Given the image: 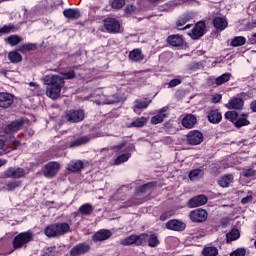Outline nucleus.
Wrapping results in <instances>:
<instances>
[{
	"instance_id": "nucleus-1",
	"label": "nucleus",
	"mask_w": 256,
	"mask_h": 256,
	"mask_svg": "<svg viewBox=\"0 0 256 256\" xmlns=\"http://www.w3.org/2000/svg\"><path fill=\"white\" fill-rule=\"evenodd\" d=\"M61 75H47L43 78L44 85H46V95L53 101L61 97V90L65 87V79H75L73 70L64 72Z\"/></svg>"
},
{
	"instance_id": "nucleus-2",
	"label": "nucleus",
	"mask_w": 256,
	"mask_h": 256,
	"mask_svg": "<svg viewBox=\"0 0 256 256\" xmlns=\"http://www.w3.org/2000/svg\"><path fill=\"white\" fill-rule=\"evenodd\" d=\"M70 232L71 226L66 222L49 225L44 230L46 237H61Z\"/></svg>"
},
{
	"instance_id": "nucleus-3",
	"label": "nucleus",
	"mask_w": 256,
	"mask_h": 256,
	"mask_svg": "<svg viewBox=\"0 0 256 256\" xmlns=\"http://www.w3.org/2000/svg\"><path fill=\"white\" fill-rule=\"evenodd\" d=\"M59 171H61V164H59V162L52 161L45 164L43 175L46 179H53V177H57Z\"/></svg>"
},
{
	"instance_id": "nucleus-4",
	"label": "nucleus",
	"mask_w": 256,
	"mask_h": 256,
	"mask_svg": "<svg viewBox=\"0 0 256 256\" xmlns=\"http://www.w3.org/2000/svg\"><path fill=\"white\" fill-rule=\"evenodd\" d=\"M33 239V234L31 232H22L18 234L13 240V248L21 249L24 245H27Z\"/></svg>"
},
{
	"instance_id": "nucleus-5",
	"label": "nucleus",
	"mask_w": 256,
	"mask_h": 256,
	"mask_svg": "<svg viewBox=\"0 0 256 256\" xmlns=\"http://www.w3.org/2000/svg\"><path fill=\"white\" fill-rule=\"evenodd\" d=\"M155 187V183H146L145 185H142L137 191H136V199H138L137 203H143L145 201L146 197L150 195L151 191H153V188Z\"/></svg>"
},
{
	"instance_id": "nucleus-6",
	"label": "nucleus",
	"mask_w": 256,
	"mask_h": 256,
	"mask_svg": "<svg viewBox=\"0 0 256 256\" xmlns=\"http://www.w3.org/2000/svg\"><path fill=\"white\" fill-rule=\"evenodd\" d=\"M65 119L69 123H81L85 119V112L83 110H70L66 112Z\"/></svg>"
},
{
	"instance_id": "nucleus-7",
	"label": "nucleus",
	"mask_w": 256,
	"mask_h": 256,
	"mask_svg": "<svg viewBox=\"0 0 256 256\" xmlns=\"http://www.w3.org/2000/svg\"><path fill=\"white\" fill-rule=\"evenodd\" d=\"M27 173L25 172V169L18 167H10L4 172V178L5 179H21L25 177Z\"/></svg>"
},
{
	"instance_id": "nucleus-8",
	"label": "nucleus",
	"mask_w": 256,
	"mask_h": 256,
	"mask_svg": "<svg viewBox=\"0 0 256 256\" xmlns=\"http://www.w3.org/2000/svg\"><path fill=\"white\" fill-rule=\"evenodd\" d=\"M104 29L108 33H119L121 31V23L115 18H106L103 21Z\"/></svg>"
},
{
	"instance_id": "nucleus-9",
	"label": "nucleus",
	"mask_w": 256,
	"mask_h": 256,
	"mask_svg": "<svg viewBox=\"0 0 256 256\" xmlns=\"http://www.w3.org/2000/svg\"><path fill=\"white\" fill-rule=\"evenodd\" d=\"M96 97L98 99L93 100L96 105H114V103H119V97L115 95L105 96L104 94H97Z\"/></svg>"
},
{
	"instance_id": "nucleus-10",
	"label": "nucleus",
	"mask_w": 256,
	"mask_h": 256,
	"mask_svg": "<svg viewBox=\"0 0 256 256\" xmlns=\"http://www.w3.org/2000/svg\"><path fill=\"white\" fill-rule=\"evenodd\" d=\"M206 32V22H203V20H200V22H197L195 24L194 28H192L190 32L191 39H200V37H203Z\"/></svg>"
},
{
	"instance_id": "nucleus-11",
	"label": "nucleus",
	"mask_w": 256,
	"mask_h": 256,
	"mask_svg": "<svg viewBox=\"0 0 256 256\" xmlns=\"http://www.w3.org/2000/svg\"><path fill=\"white\" fill-rule=\"evenodd\" d=\"M189 217L195 223H202L208 219V213L206 209H194V211L190 212Z\"/></svg>"
},
{
	"instance_id": "nucleus-12",
	"label": "nucleus",
	"mask_w": 256,
	"mask_h": 256,
	"mask_svg": "<svg viewBox=\"0 0 256 256\" xmlns=\"http://www.w3.org/2000/svg\"><path fill=\"white\" fill-rule=\"evenodd\" d=\"M204 141V135L200 131H190L187 135L189 145H200Z\"/></svg>"
},
{
	"instance_id": "nucleus-13",
	"label": "nucleus",
	"mask_w": 256,
	"mask_h": 256,
	"mask_svg": "<svg viewBox=\"0 0 256 256\" xmlns=\"http://www.w3.org/2000/svg\"><path fill=\"white\" fill-rule=\"evenodd\" d=\"M151 101L149 99H136L133 105V111L136 115H141L142 111L148 109Z\"/></svg>"
},
{
	"instance_id": "nucleus-14",
	"label": "nucleus",
	"mask_w": 256,
	"mask_h": 256,
	"mask_svg": "<svg viewBox=\"0 0 256 256\" xmlns=\"http://www.w3.org/2000/svg\"><path fill=\"white\" fill-rule=\"evenodd\" d=\"M167 117H169V108L163 107L156 115H154V117H152L151 123L152 125H159V123H163Z\"/></svg>"
},
{
	"instance_id": "nucleus-15",
	"label": "nucleus",
	"mask_w": 256,
	"mask_h": 256,
	"mask_svg": "<svg viewBox=\"0 0 256 256\" xmlns=\"http://www.w3.org/2000/svg\"><path fill=\"white\" fill-rule=\"evenodd\" d=\"M167 43L171 45V47H183L185 40L182 34H170L167 36Z\"/></svg>"
},
{
	"instance_id": "nucleus-16",
	"label": "nucleus",
	"mask_w": 256,
	"mask_h": 256,
	"mask_svg": "<svg viewBox=\"0 0 256 256\" xmlns=\"http://www.w3.org/2000/svg\"><path fill=\"white\" fill-rule=\"evenodd\" d=\"M89 249H91V247L88 244L81 243V244H78V245L74 246L70 250V255L71 256L85 255V253H88Z\"/></svg>"
},
{
	"instance_id": "nucleus-17",
	"label": "nucleus",
	"mask_w": 256,
	"mask_h": 256,
	"mask_svg": "<svg viewBox=\"0 0 256 256\" xmlns=\"http://www.w3.org/2000/svg\"><path fill=\"white\" fill-rule=\"evenodd\" d=\"M166 228L172 231H184V229H186V223L178 219H171L166 223Z\"/></svg>"
},
{
	"instance_id": "nucleus-18",
	"label": "nucleus",
	"mask_w": 256,
	"mask_h": 256,
	"mask_svg": "<svg viewBox=\"0 0 256 256\" xmlns=\"http://www.w3.org/2000/svg\"><path fill=\"white\" fill-rule=\"evenodd\" d=\"M22 127L23 119L13 121L5 127V133H7L8 135H11V133H17V131H21Z\"/></svg>"
},
{
	"instance_id": "nucleus-19",
	"label": "nucleus",
	"mask_w": 256,
	"mask_h": 256,
	"mask_svg": "<svg viewBox=\"0 0 256 256\" xmlns=\"http://www.w3.org/2000/svg\"><path fill=\"white\" fill-rule=\"evenodd\" d=\"M11 105H13V95L4 92L0 93V107L8 109Z\"/></svg>"
},
{
	"instance_id": "nucleus-20",
	"label": "nucleus",
	"mask_w": 256,
	"mask_h": 256,
	"mask_svg": "<svg viewBox=\"0 0 256 256\" xmlns=\"http://www.w3.org/2000/svg\"><path fill=\"white\" fill-rule=\"evenodd\" d=\"M207 201L208 197L206 195H197L189 200L188 205L189 207H201L202 205H206Z\"/></svg>"
},
{
	"instance_id": "nucleus-21",
	"label": "nucleus",
	"mask_w": 256,
	"mask_h": 256,
	"mask_svg": "<svg viewBox=\"0 0 256 256\" xmlns=\"http://www.w3.org/2000/svg\"><path fill=\"white\" fill-rule=\"evenodd\" d=\"M111 235H113V233H111L110 230L102 229L92 236V240L96 243L99 241H107V239H109Z\"/></svg>"
},
{
	"instance_id": "nucleus-22",
	"label": "nucleus",
	"mask_w": 256,
	"mask_h": 256,
	"mask_svg": "<svg viewBox=\"0 0 256 256\" xmlns=\"http://www.w3.org/2000/svg\"><path fill=\"white\" fill-rule=\"evenodd\" d=\"M181 123L183 127H185V129H193V127H195L197 123V117H195V115L192 114L185 115Z\"/></svg>"
},
{
	"instance_id": "nucleus-23",
	"label": "nucleus",
	"mask_w": 256,
	"mask_h": 256,
	"mask_svg": "<svg viewBox=\"0 0 256 256\" xmlns=\"http://www.w3.org/2000/svg\"><path fill=\"white\" fill-rule=\"evenodd\" d=\"M213 25L217 31H225L228 27V20L224 16H216L213 20Z\"/></svg>"
},
{
	"instance_id": "nucleus-24",
	"label": "nucleus",
	"mask_w": 256,
	"mask_h": 256,
	"mask_svg": "<svg viewBox=\"0 0 256 256\" xmlns=\"http://www.w3.org/2000/svg\"><path fill=\"white\" fill-rule=\"evenodd\" d=\"M207 119L209 123H213L214 125H216L218 123H221L223 119L222 113H220V111H218L217 109H214L212 111H209Z\"/></svg>"
},
{
	"instance_id": "nucleus-25",
	"label": "nucleus",
	"mask_w": 256,
	"mask_h": 256,
	"mask_svg": "<svg viewBox=\"0 0 256 256\" xmlns=\"http://www.w3.org/2000/svg\"><path fill=\"white\" fill-rule=\"evenodd\" d=\"M148 239L147 233H141L140 235H130V245H143Z\"/></svg>"
},
{
	"instance_id": "nucleus-26",
	"label": "nucleus",
	"mask_w": 256,
	"mask_h": 256,
	"mask_svg": "<svg viewBox=\"0 0 256 256\" xmlns=\"http://www.w3.org/2000/svg\"><path fill=\"white\" fill-rule=\"evenodd\" d=\"M244 101L241 99V97H234L233 99H230V101L227 103L226 107L228 109H236L240 110L244 107Z\"/></svg>"
},
{
	"instance_id": "nucleus-27",
	"label": "nucleus",
	"mask_w": 256,
	"mask_h": 256,
	"mask_svg": "<svg viewBox=\"0 0 256 256\" xmlns=\"http://www.w3.org/2000/svg\"><path fill=\"white\" fill-rule=\"evenodd\" d=\"M247 125H250L249 113H242L241 115H238L237 113V120L235 123V127L241 128V127H246Z\"/></svg>"
},
{
	"instance_id": "nucleus-28",
	"label": "nucleus",
	"mask_w": 256,
	"mask_h": 256,
	"mask_svg": "<svg viewBox=\"0 0 256 256\" xmlns=\"http://www.w3.org/2000/svg\"><path fill=\"white\" fill-rule=\"evenodd\" d=\"M81 169H83V161L81 160H73L67 166V170L72 173H77V171H81Z\"/></svg>"
},
{
	"instance_id": "nucleus-29",
	"label": "nucleus",
	"mask_w": 256,
	"mask_h": 256,
	"mask_svg": "<svg viewBox=\"0 0 256 256\" xmlns=\"http://www.w3.org/2000/svg\"><path fill=\"white\" fill-rule=\"evenodd\" d=\"M93 210V205H91L90 203H86L79 207L78 213L80 215H84L85 217H89V215L93 213Z\"/></svg>"
},
{
	"instance_id": "nucleus-30",
	"label": "nucleus",
	"mask_w": 256,
	"mask_h": 256,
	"mask_svg": "<svg viewBox=\"0 0 256 256\" xmlns=\"http://www.w3.org/2000/svg\"><path fill=\"white\" fill-rule=\"evenodd\" d=\"M63 15L66 17V19H79V17H81L79 10L71 8L65 9L63 11Z\"/></svg>"
},
{
	"instance_id": "nucleus-31",
	"label": "nucleus",
	"mask_w": 256,
	"mask_h": 256,
	"mask_svg": "<svg viewBox=\"0 0 256 256\" xmlns=\"http://www.w3.org/2000/svg\"><path fill=\"white\" fill-rule=\"evenodd\" d=\"M233 181V175H223V177H220L218 179V184L220 185V187H230Z\"/></svg>"
},
{
	"instance_id": "nucleus-32",
	"label": "nucleus",
	"mask_w": 256,
	"mask_h": 256,
	"mask_svg": "<svg viewBox=\"0 0 256 256\" xmlns=\"http://www.w3.org/2000/svg\"><path fill=\"white\" fill-rule=\"evenodd\" d=\"M130 59L132 61H135L136 63H140L144 60V55L141 51V49H134L133 51H130Z\"/></svg>"
},
{
	"instance_id": "nucleus-33",
	"label": "nucleus",
	"mask_w": 256,
	"mask_h": 256,
	"mask_svg": "<svg viewBox=\"0 0 256 256\" xmlns=\"http://www.w3.org/2000/svg\"><path fill=\"white\" fill-rule=\"evenodd\" d=\"M231 79V73H224L223 75H220V77H217L215 79V85L216 87H219L221 85H224V83H228Z\"/></svg>"
},
{
	"instance_id": "nucleus-34",
	"label": "nucleus",
	"mask_w": 256,
	"mask_h": 256,
	"mask_svg": "<svg viewBox=\"0 0 256 256\" xmlns=\"http://www.w3.org/2000/svg\"><path fill=\"white\" fill-rule=\"evenodd\" d=\"M246 42H247V38H245V36H234V38H232V41H231V46L241 47L245 45Z\"/></svg>"
},
{
	"instance_id": "nucleus-35",
	"label": "nucleus",
	"mask_w": 256,
	"mask_h": 256,
	"mask_svg": "<svg viewBox=\"0 0 256 256\" xmlns=\"http://www.w3.org/2000/svg\"><path fill=\"white\" fill-rule=\"evenodd\" d=\"M185 25V14H182V16H179L177 20V27L180 31H186V29H191L192 24H186Z\"/></svg>"
},
{
	"instance_id": "nucleus-36",
	"label": "nucleus",
	"mask_w": 256,
	"mask_h": 256,
	"mask_svg": "<svg viewBox=\"0 0 256 256\" xmlns=\"http://www.w3.org/2000/svg\"><path fill=\"white\" fill-rule=\"evenodd\" d=\"M185 25V14H182V16H179L177 20V27L180 31H186V29H191L192 24H186Z\"/></svg>"
},
{
	"instance_id": "nucleus-37",
	"label": "nucleus",
	"mask_w": 256,
	"mask_h": 256,
	"mask_svg": "<svg viewBox=\"0 0 256 256\" xmlns=\"http://www.w3.org/2000/svg\"><path fill=\"white\" fill-rule=\"evenodd\" d=\"M203 175V169H193V171H190L189 173V178L191 181H197L198 179H201Z\"/></svg>"
},
{
	"instance_id": "nucleus-38",
	"label": "nucleus",
	"mask_w": 256,
	"mask_h": 256,
	"mask_svg": "<svg viewBox=\"0 0 256 256\" xmlns=\"http://www.w3.org/2000/svg\"><path fill=\"white\" fill-rule=\"evenodd\" d=\"M8 59L11 63H21L23 57L17 51H11L8 54Z\"/></svg>"
},
{
	"instance_id": "nucleus-39",
	"label": "nucleus",
	"mask_w": 256,
	"mask_h": 256,
	"mask_svg": "<svg viewBox=\"0 0 256 256\" xmlns=\"http://www.w3.org/2000/svg\"><path fill=\"white\" fill-rule=\"evenodd\" d=\"M18 187H21V181L19 180H11L9 181L4 189L6 191H15V189H18Z\"/></svg>"
},
{
	"instance_id": "nucleus-40",
	"label": "nucleus",
	"mask_w": 256,
	"mask_h": 256,
	"mask_svg": "<svg viewBox=\"0 0 256 256\" xmlns=\"http://www.w3.org/2000/svg\"><path fill=\"white\" fill-rule=\"evenodd\" d=\"M85 143H89V137L83 136L80 137L70 143V147H80V145H85Z\"/></svg>"
},
{
	"instance_id": "nucleus-41",
	"label": "nucleus",
	"mask_w": 256,
	"mask_h": 256,
	"mask_svg": "<svg viewBox=\"0 0 256 256\" xmlns=\"http://www.w3.org/2000/svg\"><path fill=\"white\" fill-rule=\"evenodd\" d=\"M147 121V117H138V119H135L132 121V123H130V127H144Z\"/></svg>"
},
{
	"instance_id": "nucleus-42",
	"label": "nucleus",
	"mask_w": 256,
	"mask_h": 256,
	"mask_svg": "<svg viewBox=\"0 0 256 256\" xmlns=\"http://www.w3.org/2000/svg\"><path fill=\"white\" fill-rule=\"evenodd\" d=\"M219 253L217 247H204L202 254L205 256H217Z\"/></svg>"
},
{
	"instance_id": "nucleus-43",
	"label": "nucleus",
	"mask_w": 256,
	"mask_h": 256,
	"mask_svg": "<svg viewBox=\"0 0 256 256\" xmlns=\"http://www.w3.org/2000/svg\"><path fill=\"white\" fill-rule=\"evenodd\" d=\"M227 241H236L240 237L239 229H232L229 233L226 235Z\"/></svg>"
},
{
	"instance_id": "nucleus-44",
	"label": "nucleus",
	"mask_w": 256,
	"mask_h": 256,
	"mask_svg": "<svg viewBox=\"0 0 256 256\" xmlns=\"http://www.w3.org/2000/svg\"><path fill=\"white\" fill-rule=\"evenodd\" d=\"M6 43H8V45H11V47H15V45L21 43V37L17 35H11L6 39Z\"/></svg>"
},
{
	"instance_id": "nucleus-45",
	"label": "nucleus",
	"mask_w": 256,
	"mask_h": 256,
	"mask_svg": "<svg viewBox=\"0 0 256 256\" xmlns=\"http://www.w3.org/2000/svg\"><path fill=\"white\" fill-rule=\"evenodd\" d=\"M8 33H15V26L13 24L4 25L0 28V35H7Z\"/></svg>"
},
{
	"instance_id": "nucleus-46",
	"label": "nucleus",
	"mask_w": 256,
	"mask_h": 256,
	"mask_svg": "<svg viewBox=\"0 0 256 256\" xmlns=\"http://www.w3.org/2000/svg\"><path fill=\"white\" fill-rule=\"evenodd\" d=\"M37 49V45L35 44H23L19 47V51L21 53H27V51H35Z\"/></svg>"
},
{
	"instance_id": "nucleus-47",
	"label": "nucleus",
	"mask_w": 256,
	"mask_h": 256,
	"mask_svg": "<svg viewBox=\"0 0 256 256\" xmlns=\"http://www.w3.org/2000/svg\"><path fill=\"white\" fill-rule=\"evenodd\" d=\"M147 236H148L147 237L148 245H150V247H157V245L160 244V241H159L157 235L152 234V235H150V237H149V235H147Z\"/></svg>"
},
{
	"instance_id": "nucleus-48",
	"label": "nucleus",
	"mask_w": 256,
	"mask_h": 256,
	"mask_svg": "<svg viewBox=\"0 0 256 256\" xmlns=\"http://www.w3.org/2000/svg\"><path fill=\"white\" fill-rule=\"evenodd\" d=\"M126 161H129V154L124 153L122 155H119L115 160H114V165H122V163H126Z\"/></svg>"
},
{
	"instance_id": "nucleus-49",
	"label": "nucleus",
	"mask_w": 256,
	"mask_h": 256,
	"mask_svg": "<svg viewBox=\"0 0 256 256\" xmlns=\"http://www.w3.org/2000/svg\"><path fill=\"white\" fill-rule=\"evenodd\" d=\"M225 119H228L235 125V123H237V111H227V113H225Z\"/></svg>"
},
{
	"instance_id": "nucleus-50",
	"label": "nucleus",
	"mask_w": 256,
	"mask_h": 256,
	"mask_svg": "<svg viewBox=\"0 0 256 256\" xmlns=\"http://www.w3.org/2000/svg\"><path fill=\"white\" fill-rule=\"evenodd\" d=\"M111 6L112 9H122V7H125V0H113Z\"/></svg>"
},
{
	"instance_id": "nucleus-51",
	"label": "nucleus",
	"mask_w": 256,
	"mask_h": 256,
	"mask_svg": "<svg viewBox=\"0 0 256 256\" xmlns=\"http://www.w3.org/2000/svg\"><path fill=\"white\" fill-rule=\"evenodd\" d=\"M247 253L246 249L243 247H240L238 249H235V251H232V253H230V256H245Z\"/></svg>"
},
{
	"instance_id": "nucleus-52",
	"label": "nucleus",
	"mask_w": 256,
	"mask_h": 256,
	"mask_svg": "<svg viewBox=\"0 0 256 256\" xmlns=\"http://www.w3.org/2000/svg\"><path fill=\"white\" fill-rule=\"evenodd\" d=\"M243 177H256V169H245L242 171Z\"/></svg>"
},
{
	"instance_id": "nucleus-53",
	"label": "nucleus",
	"mask_w": 256,
	"mask_h": 256,
	"mask_svg": "<svg viewBox=\"0 0 256 256\" xmlns=\"http://www.w3.org/2000/svg\"><path fill=\"white\" fill-rule=\"evenodd\" d=\"M194 17H195L194 12H185L184 25H186V23H189V21H192V19H194Z\"/></svg>"
},
{
	"instance_id": "nucleus-54",
	"label": "nucleus",
	"mask_w": 256,
	"mask_h": 256,
	"mask_svg": "<svg viewBox=\"0 0 256 256\" xmlns=\"http://www.w3.org/2000/svg\"><path fill=\"white\" fill-rule=\"evenodd\" d=\"M181 83H182L181 79H172L168 83V87H170V88L177 87L178 85H181Z\"/></svg>"
},
{
	"instance_id": "nucleus-55",
	"label": "nucleus",
	"mask_w": 256,
	"mask_h": 256,
	"mask_svg": "<svg viewBox=\"0 0 256 256\" xmlns=\"http://www.w3.org/2000/svg\"><path fill=\"white\" fill-rule=\"evenodd\" d=\"M125 143L119 144V145H114L111 147V150L114 151L115 153H117L118 151H121V149H123V147H125Z\"/></svg>"
},
{
	"instance_id": "nucleus-56",
	"label": "nucleus",
	"mask_w": 256,
	"mask_h": 256,
	"mask_svg": "<svg viewBox=\"0 0 256 256\" xmlns=\"http://www.w3.org/2000/svg\"><path fill=\"white\" fill-rule=\"evenodd\" d=\"M251 201H253L252 195H247L246 197H243V199L241 200V203L245 205L247 203H250Z\"/></svg>"
},
{
	"instance_id": "nucleus-57",
	"label": "nucleus",
	"mask_w": 256,
	"mask_h": 256,
	"mask_svg": "<svg viewBox=\"0 0 256 256\" xmlns=\"http://www.w3.org/2000/svg\"><path fill=\"white\" fill-rule=\"evenodd\" d=\"M181 3H183V0H171L169 5H171V7H178V5H181Z\"/></svg>"
},
{
	"instance_id": "nucleus-58",
	"label": "nucleus",
	"mask_w": 256,
	"mask_h": 256,
	"mask_svg": "<svg viewBox=\"0 0 256 256\" xmlns=\"http://www.w3.org/2000/svg\"><path fill=\"white\" fill-rule=\"evenodd\" d=\"M137 77L139 79H147L148 77L147 71H140L139 73H137Z\"/></svg>"
},
{
	"instance_id": "nucleus-59",
	"label": "nucleus",
	"mask_w": 256,
	"mask_h": 256,
	"mask_svg": "<svg viewBox=\"0 0 256 256\" xmlns=\"http://www.w3.org/2000/svg\"><path fill=\"white\" fill-rule=\"evenodd\" d=\"M128 192H129V188H127V186H124L117 191V195L119 196L121 195V193H128Z\"/></svg>"
},
{
	"instance_id": "nucleus-60",
	"label": "nucleus",
	"mask_w": 256,
	"mask_h": 256,
	"mask_svg": "<svg viewBox=\"0 0 256 256\" xmlns=\"http://www.w3.org/2000/svg\"><path fill=\"white\" fill-rule=\"evenodd\" d=\"M199 67V63H193L192 65H189V69H191L192 71H196L197 69H199Z\"/></svg>"
},
{
	"instance_id": "nucleus-61",
	"label": "nucleus",
	"mask_w": 256,
	"mask_h": 256,
	"mask_svg": "<svg viewBox=\"0 0 256 256\" xmlns=\"http://www.w3.org/2000/svg\"><path fill=\"white\" fill-rule=\"evenodd\" d=\"M19 145H21V142H19L18 140H13V142H12V149L18 148Z\"/></svg>"
},
{
	"instance_id": "nucleus-62",
	"label": "nucleus",
	"mask_w": 256,
	"mask_h": 256,
	"mask_svg": "<svg viewBox=\"0 0 256 256\" xmlns=\"http://www.w3.org/2000/svg\"><path fill=\"white\" fill-rule=\"evenodd\" d=\"M250 109L253 111V113H256V101H252Z\"/></svg>"
},
{
	"instance_id": "nucleus-63",
	"label": "nucleus",
	"mask_w": 256,
	"mask_h": 256,
	"mask_svg": "<svg viewBox=\"0 0 256 256\" xmlns=\"http://www.w3.org/2000/svg\"><path fill=\"white\" fill-rule=\"evenodd\" d=\"M29 85H30V87H34V89H39V84H37L35 82H30Z\"/></svg>"
},
{
	"instance_id": "nucleus-64",
	"label": "nucleus",
	"mask_w": 256,
	"mask_h": 256,
	"mask_svg": "<svg viewBox=\"0 0 256 256\" xmlns=\"http://www.w3.org/2000/svg\"><path fill=\"white\" fill-rule=\"evenodd\" d=\"M121 244L125 245V246L129 245V238H126V239L122 240Z\"/></svg>"
}]
</instances>
